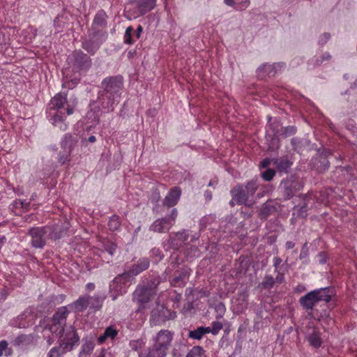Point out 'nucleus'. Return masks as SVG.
<instances>
[{"mask_svg":"<svg viewBox=\"0 0 357 357\" xmlns=\"http://www.w3.org/2000/svg\"><path fill=\"white\" fill-rule=\"evenodd\" d=\"M124 84L123 77L121 75L105 77L100 85L96 100L90 104V109L97 116L99 113L108 114L114 112L119 103Z\"/></svg>","mask_w":357,"mask_h":357,"instance_id":"nucleus-1","label":"nucleus"},{"mask_svg":"<svg viewBox=\"0 0 357 357\" xmlns=\"http://www.w3.org/2000/svg\"><path fill=\"white\" fill-rule=\"evenodd\" d=\"M77 103L76 98L69 102L66 93H56L47 105V119L54 127L59 128L61 131L66 130L68 127L66 117L74 113Z\"/></svg>","mask_w":357,"mask_h":357,"instance_id":"nucleus-2","label":"nucleus"},{"mask_svg":"<svg viewBox=\"0 0 357 357\" xmlns=\"http://www.w3.org/2000/svg\"><path fill=\"white\" fill-rule=\"evenodd\" d=\"M67 232V229L61 224L47 225L42 227H31L27 235L31 237L30 244L36 249H43L47 239L56 241Z\"/></svg>","mask_w":357,"mask_h":357,"instance_id":"nucleus-3","label":"nucleus"},{"mask_svg":"<svg viewBox=\"0 0 357 357\" xmlns=\"http://www.w3.org/2000/svg\"><path fill=\"white\" fill-rule=\"evenodd\" d=\"M334 294L335 290L332 287L315 289L301 296L299 299V303L307 312L308 315L313 317L312 311L314 306L320 301L329 303Z\"/></svg>","mask_w":357,"mask_h":357,"instance_id":"nucleus-4","label":"nucleus"},{"mask_svg":"<svg viewBox=\"0 0 357 357\" xmlns=\"http://www.w3.org/2000/svg\"><path fill=\"white\" fill-rule=\"evenodd\" d=\"M259 186L260 180L258 178H253L245 185L237 184L230 190V194L237 204L250 206L252 204L251 198Z\"/></svg>","mask_w":357,"mask_h":357,"instance_id":"nucleus-5","label":"nucleus"},{"mask_svg":"<svg viewBox=\"0 0 357 357\" xmlns=\"http://www.w3.org/2000/svg\"><path fill=\"white\" fill-rule=\"evenodd\" d=\"M68 314L69 311L66 306L59 307L51 318L50 323L44 326L43 332L48 331L52 335L61 337L67 328L66 321Z\"/></svg>","mask_w":357,"mask_h":357,"instance_id":"nucleus-6","label":"nucleus"},{"mask_svg":"<svg viewBox=\"0 0 357 357\" xmlns=\"http://www.w3.org/2000/svg\"><path fill=\"white\" fill-rule=\"evenodd\" d=\"M67 62L73 72L86 73L92 66V59L81 50H74L67 58Z\"/></svg>","mask_w":357,"mask_h":357,"instance_id":"nucleus-7","label":"nucleus"},{"mask_svg":"<svg viewBox=\"0 0 357 357\" xmlns=\"http://www.w3.org/2000/svg\"><path fill=\"white\" fill-rule=\"evenodd\" d=\"M304 183L295 175H291L283 178L278 189L283 197L284 200H289L303 188Z\"/></svg>","mask_w":357,"mask_h":357,"instance_id":"nucleus-8","label":"nucleus"},{"mask_svg":"<svg viewBox=\"0 0 357 357\" xmlns=\"http://www.w3.org/2000/svg\"><path fill=\"white\" fill-rule=\"evenodd\" d=\"M107 38L104 33H98L89 30L87 36L81 38V47L89 55L93 56Z\"/></svg>","mask_w":357,"mask_h":357,"instance_id":"nucleus-9","label":"nucleus"},{"mask_svg":"<svg viewBox=\"0 0 357 357\" xmlns=\"http://www.w3.org/2000/svg\"><path fill=\"white\" fill-rule=\"evenodd\" d=\"M58 338L59 344H61L68 351L73 350L75 347H77L80 340L77 330L73 326L67 327L64 331L63 336Z\"/></svg>","mask_w":357,"mask_h":357,"instance_id":"nucleus-10","label":"nucleus"},{"mask_svg":"<svg viewBox=\"0 0 357 357\" xmlns=\"http://www.w3.org/2000/svg\"><path fill=\"white\" fill-rule=\"evenodd\" d=\"M156 2L157 0H129V3L136 5L137 10L133 12V13H130V10L128 7H126L125 12L129 15L128 18L131 20L132 17H136L135 15L142 16L154 9L156 6Z\"/></svg>","mask_w":357,"mask_h":357,"instance_id":"nucleus-11","label":"nucleus"},{"mask_svg":"<svg viewBox=\"0 0 357 357\" xmlns=\"http://www.w3.org/2000/svg\"><path fill=\"white\" fill-rule=\"evenodd\" d=\"M176 317L175 312L170 311L162 305H158L151 312V321L154 324H160L166 321L174 319Z\"/></svg>","mask_w":357,"mask_h":357,"instance_id":"nucleus-12","label":"nucleus"},{"mask_svg":"<svg viewBox=\"0 0 357 357\" xmlns=\"http://www.w3.org/2000/svg\"><path fill=\"white\" fill-rule=\"evenodd\" d=\"M108 18L107 13L103 9H100L94 15L89 31L98 33H104L105 36L108 37L107 31Z\"/></svg>","mask_w":357,"mask_h":357,"instance_id":"nucleus-13","label":"nucleus"},{"mask_svg":"<svg viewBox=\"0 0 357 357\" xmlns=\"http://www.w3.org/2000/svg\"><path fill=\"white\" fill-rule=\"evenodd\" d=\"M10 326L25 329L33 324V314L31 308H26L21 314L10 321Z\"/></svg>","mask_w":357,"mask_h":357,"instance_id":"nucleus-14","label":"nucleus"},{"mask_svg":"<svg viewBox=\"0 0 357 357\" xmlns=\"http://www.w3.org/2000/svg\"><path fill=\"white\" fill-rule=\"evenodd\" d=\"M271 161L275 169L280 176H282L284 174H288L294 164L292 158L288 155L273 158L271 159Z\"/></svg>","mask_w":357,"mask_h":357,"instance_id":"nucleus-15","label":"nucleus"},{"mask_svg":"<svg viewBox=\"0 0 357 357\" xmlns=\"http://www.w3.org/2000/svg\"><path fill=\"white\" fill-rule=\"evenodd\" d=\"M38 335L35 333L20 334L12 342V344L21 349H28L38 343Z\"/></svg>","mask_w":357,"mask_h":357,"instance_id":"nucleus-16","label":"nucleus"},{"mask_svg":"<svg viewBox=\"0 0 357 357\" xmlns=\"http://www.w3.org/2000/svg\"><path fill=\"white\" fill-rule=\"evenodd\" d=\"M154 291L151 287H146L145 284H139L133 292V301L141 305L147 303L150 301Z\"/></svg>","mask_w":357,"mask_h":357,"instance_id":"nucleus-17","label":"nucleus"},{"mask_svg":"<svg viewBox=\"0 0 357 357\" xmlns=\"http://www.w3.org/2000/svg\"><path fill=\"white\" fill-rule=\"evenodd\" d=\"M305 337L310 345L313 348L318 349L322 344L321 332L318 327L313 324H309L307 326Z\"/></svg>","mask_w":357,"mask_h":357,"instance_id":"nucleus-18","label":"nucleus"},{"mask_svg":"<svg viewBox=\"0 0 357 357\" xmlns=\"http://www.w3.org/2000/svg\"><path fill=\"white\" fill-rule=\"evenodd\" d=\"M174 333L169 330H160L153 338L158 345L168 351L173 340Z\"/></svg>","mask_w":357,"mask_h":357,"instance_id":"nucleus-19","label":"nucleus"},{"mask_svg":"<svg viewBox=\"0 0 357 357\" xmlns=\"http://www.w3.org/2000/svg\"><path fill=\"white\" fill-rule=\"evenodd\" d=\"M191 274V269L187 266L181 267L178 271V275L170 281V285L174 287H183L187 284Z\"/></svg>","mask_w":357,"mask_h":357,"instance_id":"nucleus-20","label":"nucleus"},{"mask_svg":"<svg viewBox=\"0 0 357 357\" xmlns=\"http://www.w3.org/2000/svg\"><path fill=\"white\" fill-rule=\"evenodd\" d=\"M312 164L314 169L318 173L322 174L327 171L330 167V162L328 160L326 153H321L318 154L312 160Z\"/></svg>","mask_w":357,"mask_h":357,"instance_id":"nucleus-21","label":"nucleus"},{"mask_svg":"<svg viewBox=\"0 0 357 357\" xmlns=\"http://www.w3.org/2000/svg\"><path fill=\"white\" fill-rule=\"evenodd\" d=\"M181 195V190L179 187H174L171 188L162 201V204L165 206L172 207L177 204L180 199Z\"/></svg>","mask_w":357,"mask_h":357,"instance_id":"nucleus-22","label":"nucleus"},{"mask_svg":"<svg viewBox=\"0 0 357 357\" xmlns=\"http://www.w3.org/2000/svg\"><path fill=\"white\" fill-rule=\"evenodd\" d=\"M172 227L171 223L165 218H161L155 220L150 225L149 230L157 233H166Z\"/></svg>","mask_w":357,"mask_h":357,"instance_id":"nucleus-23","label":"nucleus"},{"mask_svg":"<svg viewBox=\"0 0 357 357\" xmlns=\"http://www.w3.org/2000/svg\"><path fill=\"white\" fill-rule=\"evenodd\" d=\"M149 266V259L147 257H142L139 258L135 264H133L128 271L135 278L143 271L147 270Z\"/></svg>","mask_w":357,"mask_h":357,"instance_id":"nucleus-24","label":"nucleus"},{"mask_svg":"<svg viewBox=\"0 0 357 357\" xmlns=\"http://www.w3.org/2000/svg\"><path fill=\"white\" fill-rule=\"evenodd\" d=\"M127 292V290L121 284L114 278L109 285V294L112 301H116L119 296L123 295Z\"/></svg>","mask_w":357,"mask_h":357,"instance_id":"nucleus-25","label":"nucleus"},{"mask_svg":"<svg viewBox=\"0 0 357 357\" xmlns=\"http://www.w3.org/2000/svg\"><path fill=\"white\" fill-rule=\"evenodd\" d=\"M95 348L94 339L92 337L82 339V344L79 353V357H88L91 356Z\"/></svg>","mask_w":357,"mask_h":357,"instance_id":"nucleus-26","label":"nucleus"},{"mask_svg":"<svg viewBox=\"0 0 357 357\" xmlns=\"http://www.w3.org/2000/svg\"><path fill=\"white\" fill-rule=\"evenodd\" d=\"M118 334L119 330L114 325H110L107 326L103 333L98 337L97 342L99 344H102L107 340H114L117 337Z\"/></svg>","mask_w":357,"mask_h":357,"instance_id":"nucleus-27","label":"nucleus"},{"mask_svg":"<svg viewBox=\"0 0 357 357\" xmlns=\"http://www.w3.org/2000/svg\"><path fill=\"white\" fill-rule=\"evenodd\" d=\"M268 123L266 126V135H279L280 128L282 126L280 120L275 119L273 120L271 116H267Z\"/></svg>","mask_w":357,"mask_h":357,"instance_id":"nucleus-28","label":"nucleus"},{"mask_svg":"<svg viewBox=\"0 0 357 357\" xmlns=\"http://www.w3.org/2000/svg\"><path fill=\"white\" fill-rule=\"evenodd\" d=\"M107 298L105 293H96L93 296L89 295V308L95 311L102 308L103 302Z\"/></svg>","mask_w":357,"mask_h":357,"instance_id":"nucleus-29","label":"nucleus"},{"mask_svg":"<svg viewBox=\"0 0 357 357\" xmlns=\"http://www.w3.org/2000/svg\"><path fill=\"white\" fill-rule=\"evenodd\" d=\"M89 294H84L79 296L69 306L77 312H84L89 307Z\"/></svg>","mask_w":357,"mask_h":357,"instance_id":"nucleus-30","label":"nucleus"},{"mask_svg":"<svg viewBox=\"0 0 357 357\" xmlns=\"http://www.w3.org/2000/svg\"><path fill=\"white\" fill-rule=\"evenodd\" d=\"M291 144L294 151L301 153L310 146V141L305 138L294 137L291 139Z\"/></svg>","mask_w":357,"mask_h":357,"instance_id":"nucleus-31","label":"nucleus"},{"mask_svg":"<svg viewBox=\"0 0 357 357\" xmlns=\"http://www.w3.org/2000/svg\"><path fill=\"white\" fill-rule=\"evenodd\" d=\"M77 140L70 133H66L61 141V147L67 152H72Z\"/></svg>","mask_w":357,"mask_h":357,"instance_id":"nucleus-32","label":"nucleus"},{"mask_svg":"<svg viewBox=\"0 0 357 357\" xmlns=\"http://www.w3.org/2000/svg\"><path fill=\"white\" fill-rule=\"evenodd\" d=\"M301 203L298 204L301 206H305L307 210H310V208L314 205V199L316 195L313 192H308L305 194H301L298 196Z\"/></svg>","mask_w":357,"mask_h":357,"instance_id":"nucleus-33","label":"nucleus"},{"mask_svg":"<svg viewBox=\"0 0 357 357\" xmlns=\"http://www.w3.org/2000/svg\"><path fill=\"white\" fill-rule=\"evenodd\" d=\"M114 278L119 281V282L121 284L126 290L135 280V278L130 273L129 271H125L124 273L116 275Z\"/></svg>","mask_w":357,"mask_h":357,"instance_id":"nucleus-34","label":"nucleus"},{"mask_svg":"<svg viewBox=\"0 0 357 357\" xmlns=\"http://www.w3.org/2000/svg\"><path fill=\"white\" fill-rule=\"evenodd\" d=\"M266 143L268 150L271 152H276L280 147V140L279 135H266L265 136Z\"/></svg>","mask_w":357,"mask_h":357,"instance_id":"nucleus-35","label":"nucleus"},{"mask_svg":"<svg viewBox=\"0 0 357 357\" xmlns=\"http://www.w3.org/2000/svg\"><path fill=\"white\" fill-rule=\"evenodd\" d=\"M117 249L116 243L110 241H105L102 243L101 248H100V255L102 256L104 254L107 253L112 257L115 254Z\"/></svg>","mask_w":357,"mask_h":357,"instance_id":"nucleus-36","label":"nucleus"},{"mask_svg":"<svg viewBox=\"0 0 357 357\" xmlns=\"http://www.w3.org/2000/svg\"><path fill=\"white\" fill-rule=\"evenodd\" d=\"M224 3L237 10L246 9L250 3V0H224Z\"/></svg>","mask_w":357,"mask_h":357,"instance_id":"nucleus-37","label":"nucleus"},{"mask_svg":"<svg viewBox=\"0 0 357 357\" xmlns=\"http://www.w3.org/2000/svg\"><path fill=\"white\" fill-rule=\"evenodd\" d=\"M167 354V350L154 342L149 349L146 357H166Z\"/></svg>","mask_w":357,"mask_h":357,"instance_id":"nucleus-38","label":"nucleus"},{"mask_svg":"<svg viewBox=\"0 0 357 357\" xmlns=\"http://www.w3.org/2000/svg\"><path fill=\"white\" fill-rule=\"evenodd\" d=\"M208 327L199 326L188 332V337L192 340H200L206 334H208Z\"/></svg>","mask_w":357,"mask_h":357,"instance_id":"nucleus-39","label":"nucleus"},{"mask_svg":"<svg viewBox=\"0 0 357 357\" xmlns=\"http://www.w3.org/2000/svg\"><path fill=\"white\" fill-rule=\"evenodd\" d=\"M276 211L275 206L273 205L272 200H268L264 203L260 210V218L266 219L271 214Z\"/></svg>","mask_w":357,"mask_h":357,"instance_id":"nucleus-40","label":"nucleus"},{"mask_svg":"<svg viewBox=\"0 0 357 357\" xmlns=\"http://www.w3.org/2000/svg\"><path fill=\"white\" fill-rule=\"evenodd\" d=\"M284 66V63H274L273 65L263 64L258 68L259 72L264 71L265 75H270L275 74L278 68H282Z\"/></svg>","mask_w":357,"mask_h":357,"instance_id":"nucleus-41","label":"nucleus"},{"mask_svg":"<svg viewBox=\"0 0 357 357\" xmlns=\"http://www.w3.org/2000/svg\"><path fill=\"white\" fill-rule=\"evenodd\" d=\"M107 225L111 231H119L121 226V218L117 215H112L109 219Z\"/></svg>","mask_w":357,"mask_h":357,"instance_id":"nucleus-42","label":"nucleus"},{"mask_svg":"<svg viewBox=\"0 0 357 357\" xmlns=\"http://www.w3.org/2000/svg\"><path fill=\"white\" fill-rule=\"evenodd\" d=\"M331 59V55L329 52H325L321 55L317 56L315 59H313L309 61L310 65H312L313 67H318L330 61Z\"/></svg>","mask_w":357,"mask_h":357,"instance_id":"nucleus-43","label":"nucleus"},{"mask_svg":"<svg viewBox=\"0 0 357 357\" xmlns=\"http://www.w3.org/2000/svg\"><path fill=\"white\" fill-rule=\"evenodd\" d=\"M187 351V346L181 343H175L172 350V357H183Z\"/></svg>","mask_w":357,"mask_h":357,"instance_id":"nucleus-44","label":"nucleus"},{"mask_svg":"<svg viewBox=\"0 0 357 357\" xmlns=\"http://www.w3.org/2000/svg\"><path fill=\"white\" fill-rule=\"evenodd\" d=\"M66 351H68L61 344L52 347L47 354V357H62Z\"/></svg>","mask_w":357,"mask_h":357,"instance_id":"nucleus-45","label":"nucleus"},{"mask_svg":"<svg viewBox=\"0 0 357 357\" xmlns=\"http://www.w3.org/2000/svg\"><path fill=\"white\" fill-rule=\"evenodd\" d=\"M275 284V279L271 275H266L263 281L259 284V287L262 289L270 290Z\"/></svg>","mask_w":357,"mask_h":357,"instance_id":"nucleus-46","label":"nucleus"},{"mask_svg":"<svg viewBox=\"0 0 357 357\" xmlns=\"http://www.w3.org/2000/svg\"><path fill=\"white\" fill-rule=\"evenodd\" d=\"M185 357H206L205 351L201 346H194L188 352Z\"/></svg>","mask_w":357,"mask_h":357,"instance_id":"nucleus-47","label":"nucleus"},{"mask_svg":"<svg viewBox=\"0 0 357 357\" xmlns=\"http://www.w3.org/2000/svg\"><path fill=\"white\" fill-rule=\"evenodd\" d=\"M134 32V29L132 26H129L126 28L124 36H123V40L124 43L127 45H132L134 43V40L132 38V33Z\"/></svg>","mask_w":357,"mask_h":357,"instance_id":"nucleus-48","label":"nucleus"},{"mask_svg":"<svg viewBox=\"0 0 357 357\" xmlns=\"http://www.w3.org/2000/svg\"><path fill=\"white\" fill-rule=\"evenodd\" d=\"M293 215H296V218H305L307 216V211L305 206H301L299 204L294 207Z\"/></svg>","mask_w":357,"mask_h":357,"instance_id":"nucleus-49","label":"nucleus"},{"mask_svg":"<svg viewBox=\"0 0 357 357\" xmlns=\"http://www.w3.org/2000/svg\"><path fill=\"white\" fill-rule=\"evenodd\" d=\"M13 354V349L8 347V344L6 340L0 341V357L3 354L6 356H10Z\"/></svg>","mask_w":357,"mask_h":357,"instance_id":"nucleus-50","label":"nucleus"},{"mask_svg":"<svg viewBox=\"0 0 357 357\" xmlns=\"http://www.w3.org/2000/svg\"><path fill=\"white\" fill-rule=\"evenodd\" d=\"M207 327L209 330L208 333L215 335L222 329L223 325L220 321H214L211 323V326Z\"/></svg>","mask_w":357,"mask_h":357,"instance_id":"nucleus-51","label":"nucleus"},{"mask_svg":"<svg viewBox=\"0 0 357 357\" xmlns=\"http://www.w3.org/2000/svg\"><path fill=\"white\" fill-rule=\"evenodd\" d=\"M70 154L71 152H67L65 150H63V152H60L58 156V162L61 165H69L70 161Z\"/></svg>","mask_w":357,"mask_h":357,"instance_id":"nucleus-52","label":"nucleus"},{"mask_svg":"<svg viewBox=\"0 0 357 357\" xmlns=\"http://www.w3.org/2000/svg\"><path fill=\"white\" fill-rule=\"evenodd\" d=\"M176 237L179 243H176V245H181L182 243H184L189 237V231L188 230H182L176 234Z\"/></svg>","mask_w":357,"mask_h":357,"instance_id":"nucleus-53","label":"nucleus"},{"mask_svg":"<svg viewBox=\"0 0 357 357\" xmlns=\"http://www.w3.org/2000/svg\"><path fill=\"white\" fill-rule=\"evenodd\" d=\"M150 257L153 258L155 261L158 262L163 259L164 255L162 251L157 248H154L150 250Z\"/></svg>","mask_w":357,"mask_h":357,"instance_id":"nucleus-54","label":"nucleus"},{"mask_svg":"<svg viewBox=\"0 0 357 357\" xmlns=\"http://www.w3.org/2000/svg\"><path fill=\"white\" fill-rule=\"evenodd\" d=\"M278 173L274 169L268 168L261 173V178L266 181H271L273 180L275 175Z\"/></svg>","mask_w":357,"mask_h":357,"instance_id":"nucleus-55","label":"nucleus"},{"mask_svg":"<svg viewBox=\"0 0 357 357\" xmlns=\"http://www.w3.org/2000/svg\"><path fill=\"white\" fill-rule=\"evenodd\" d=\"M214 308L216 312V318H222L226 312V307L225 304L222 302H219L217 304H215Z\"/></svg>","mask_w":357,"mask_h":357,"instance_id":"nucleus-56","label":"nucleus"},{"mask_svg":"<svg viewBox=\"0 0 357 357\" xmlns=\"http://www.w3.org/2000/svg\"><path fill=\"white\" fill-rule=\"evenodd\" d=\"M160 282H161V280L159 277L151 276L149 278L148 284H145V285L146 287H151V290L155 292V289L157 288V287L159 285V284Z\"/></svg>","mask_w":357,"mask_h":357,"instance_id":"nucleus-57","label":"nucleus"},{"mask_svg":"<svg viewBox=\"0 0 357 357\" xmlns=\"http://www.w3.org/2000/svg\"><path fill=\"white\" fill-rule=\"evenodd\" d=\"M296 131H297V128L296 126H289L284 127L283 128L282 135H283L284 137H287L295 135Z\"/></svg>","mask_w":357,"mask_h":357,"instance_id":"nucleus-58","label":"nucleus"},{"mask_svg":"<svg viewBox=\"0 0 357 357\" xmlns=\"http://www.w3.org/2000/svg\"><path fill=\"white\" fill-rule=\"evenodd\" d=\"M331 34L329 33L325 32L321 34L318 40V45L321 47H323L326 43L330 40Z\"/></svg>","mask_w":357,"mask_h":357,"instance_id":"nucleus-59","label":"nucleus"},{"mask_svg":"<svg viewBox=\"0 0 357 357\" xmlns=\"http://www.w3.org/2000/svg\"><path fill=\"white\" fill-rule=\"evenodd\" d=\"M53 335L50 332L48 333H46V331L43 332V339L46 342L47 347H50L54 342L55 339Z\"/></svg>","mask_w":357,"mask_h":357,"instance_id":"nucleus-60","label":"nucleus"},{"mask_svg":"<svg viewBox=\"0 0 357 357\" xmlns=\"http://www.w3.org/2000/svg\"><path fill=\"white\" fill-rule=\"evenodd\" d=\"M213 219H214V218L212 215H208V216L203 217L199 220V225H200L201 228L203 229V228L206 227L207 225L210 224L211 222H212L213 220Z\"/></svg>","mask_w":357,"mask_h":357,"instance_id":"nucleus-61","label":"nucleus"},{"mask_svg":"<svg viewBox=\"0 0 357 357\" xmlns=\"http://www.w3.org/2000/svg\"><path fill=\"white\" fill-rule=\"evenodd\" d=\"M178 215V212H177V209L176 208H173L171 211V213L168 215V216H166L165 217L168 221L169 222L171 223V225L173 226L175 223V221H176V218Z\"/></svg>","mask_w":357,"mask_h":357,"instance_id":"nucleus-62","label":"nucleus"},{"mask_svg":"<svg viewBox=\"0 0 357 357\" xmlns=\"http://www.w3.org/2000/svg\"><path fill=\"white\" fill-rule=\"evenodd\" d=\"M299 259L303 260V263L308 264L310 263L309 250H301Z\"/></svg>","mask_w":357,"mask_h":357,"instance_id":"nucleus-63","label":"nucleus"},{"mask_svg":"<svg viewBox=\"0 0 357 357\" xmlns=\"http://www.w3.org/2000/svg\"><path fill=\"white\" fill-rule=\"evenodd\" d=\"M96 357H115L109 349H102L100 354Z\"/></svg>","mask_w":357,"mask_h":357,"instance_id":"nucleus-64","label":"nucleus"}]
</instances>
